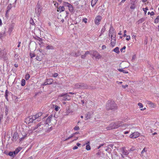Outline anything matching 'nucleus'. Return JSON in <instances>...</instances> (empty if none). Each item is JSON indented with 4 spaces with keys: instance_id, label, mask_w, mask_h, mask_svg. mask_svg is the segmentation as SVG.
Wrapping results in <instances>:
<instances>
[{
    "instance_id": "09e8293b",
    "label": "nucleus",
    "mask_w": 159,
    "mask_h": 159,
    "mask_svg": "<svg viewBox=\"0 0 159 159\" xmlns=\"http://www.w3.org/2000/svg\"><path fill=\"white\" fill-rule=\"evenodd\" d=\"M143 10L144 11L145 13H146L147 12V10H148V8L147 7H146L145 8H143Z\"/></svg>"
},
{
    "instance_id": "ddd939ff",
    "label": "nucleus",
    "mask_w": 159,
    "mask_h": 159,
    "mask_svg": "<svg viewBox=\"0 0 159 159\" xmlns=\"http://www.w3.org/2000/svg\"><path fill=\"white\" fill-rule=\"evenodd\" d=\"M43 113L41 112H39L36 114V115H34V118H35L36 119H40L39 117H40L42 115Z\"/></svg>"
},
{
    "instance_id": "393cba45",
    "label": "nucleus",
    "mask_w": 159,
    "mask_h": 159,
    "mask_svg": "<svg viewBox=\"0 0 159 159\" xmlns=\"http://www.w3.org/2000/svg\"><path fill=\"white\" fill-rule=\"evenodd\" d=\"M37 40L39 42V43L40 45H41L43 43V39L42 38L39 37H38L37 39Z\"/></svg>"
},
{
    "instance_id": "bb28decb",
    "label": "nucleus",
    "mask_w": 159,
    "mask_h": 159,
    "mask_svg": "<svg viewBox=\"0 0 159 159\" xmlns=\"http://www.w3.org/2000/svg\"><path fill=\"white\" fill-rule=\"evenodd\" d=\"M98 0H92L91 1V5L93 7L96 4Z\"/></svg>"
},
{
    "instance_id": "412c9836",
    "label": "nucleus",
    "mask_w": 159,
    "mask_h": 159,
    "mask_svg": "<svg viewBox=\"0 0 159 159\" xmlns=\"http://www.w3.org/2000/svg\"><path fill=\"white\" fill-rule=\"evenodd\" d=\"M116 43V38H115V39H111V46L112 47H113L115 45Z\"/></svg>"
},
{
    "instance_id": "2eb2a0df",
    "label": "nucleus",
    "mask_w": 159,
    "mask_h": 159,
    "mask_svg": "<svg viewBox=\"0 0 159 159\" xmlns=\"http://www.w3.org/2000/svg\"><path fill=\"white\" fill-rule=\"evenodd\" d=\"M19 135L17 132H15L13 134V140L16 141L18 138Z\"/></svg>"
},
{
    "instance_id": "338daca9",
    "label": "nucleus",
    "mask_w": 159,
    "mask_h": 159,
    "mask_svg": "<svg viewBox=\"0 0 159 159\" xmlns=\"http://www.w3.org/2000/svg\"><path fill=\"white\" fill-rule=\"evenodd\" d=\"M154 21L155 23H157L158 22V20L156 18L155 20Z\"/></svg>"
},
{
    "instance_id": "e2e57ef3",
    "label": "nucleus",
    "mask_w": 159,
    "mask_h": 159,
    "mask_svg": "<svg viewBox=\"0 0 159 159\" xmlns=\"http://www.w3.org/2000/svg\"><path fill=\"white\" fill-rule=\"evenodd\" d=\"M103 145H104V144H101V145H99L98 147V149L100 148Z\"/></svg>"
},
{
    "instance_id": "0e129e2a",
    "label": "nucleus",
    "mask_w": 159,
    "mask_h": 159,
    "mask_svg": "<svg viewBox=\"0 0 159 159\" xmlns=\"http://www.w3.org/2000/svg\"><path fill=\"white\" fill-rule=\"evenodd\" d=\"M78 147H77L76 146H74L73 148V149L74 150H75V149H78Z\"/></svg>"
},
{
    "instance_id": "c03bdc74",
    "label": "nucleus",
    "mask_w": 159,
    "mask_h": 159,
    "mask_svg": "<svg viewBox=\"0 0 159 159\" xmlns=\"http://www.w3.org/2000/svg\"><path fill=\"white\" fill-rule=\"evenodd\" d=\"M138 105L139 106V108H141L143 107V105L141 103H138Z\"/></svg>"
},
{
    "instance_id": "c9c22d12",
    "label": "nucleus",
    "mask_w": 159,
    "mask_h": 159,
    "mask_svg": "<svg viewBox=\"0 0 159 159\" xmlns=\"http://www.w3.org/2000/svg\"><path fill=\"white\" fill-rule=\"evenodd\" d=\"M25 80L24 79H22V80H21V86H24L25 85Z\"/></svg>"
},
{
    "instance_id": "6e6552de",
    "label": "nucleus",
    "mask_w": 159,
    "mask_h": 159,
    "mask_svg": "<svg viewBox=\"0 0 159 159\" xmlns=\"http://www.w3.org/2000/svg\"><path fill=\"white\" fill-rule=\"evenodd\" d=\"M140 134L138 132H136L133 133L130 135L129 137L131 138H136L139 136Z\"/></svg>"
},
{
    "instance_id": "9b49d317",
    "label": "nucleus",
    "mask_w": 159,
    "mask_h": 159,
    "mask_svg": "<svg viewBox=\"0 0 159 159\" xmlns=\"http://www.w3.org/2000/svg\"><path fill=\"white\" fill-rule=\"evenodd\" d=\"M42 11V8L40 6H38L36 10V12L38 15H39Z\"/></svg>"
},
{
    "instance_id": "473e14b6",
    "label": "nucleus",
    "mask_w": 159,
    "mask_h": 159,
    "mask_svg": "<svg viewBox=\"0 0 159 159\" xmlns=\"http://www.w3.org/2000/svg\"><path fill=\"white\" fill-rule=\"evenodd\" d=\"M38 127H40V125H39V124L37 125L36 126L33 127L31 128V130H35L36 129H38Z\"/></svg>"
},
{
    "instance_id": "13d9d810",
    "label": "nucleus",
    "mask_w": 159,
    "mask_h": 159,
    "mask_svg": "<svg viewBox=\"0 0 159 159\" xmlns=\"http://www.w3.org/2000/svg\"><path fill=\"white\" fill-rule=\"evenodd\" d=\"M106 47L105 45H103L102 46V49H104L106 48Z\"/></svg>"
},
{
    "instance_id": "ea45409f",
    "label": "nucleus",
    "mask_w": 159,
    "mask_h": 159,
    "mask_svg": "<svg viewBox=\"0 0 159 159\" xmlns=\"http://www.w3.org/2000/svg\"><path fill=\"white\" fill-rule=\"evenodd\" d=\"M60 108V107L58 106H57L56 105L55 106V110L56 111H58Z\"/></svg>"
},
{
    "instance_id": "79ce46f5",
    "label": "nucleus",
    "mask_w": 159,
    "mask_h": 159,
    "mask_svg": "<svg viewBox=\"0 0 159 159\" xmlns=\"http://www.w3.org/2000/svg\"><path fill=\"white\" fill-rule=\"evenodd\" d=\"M135 6H134V3L130 7V8L132 9H134L135 8Z\"/></svg>"
},
{
    "instance_id": "052dcab7",
    "label": "nucleus",
    "mask_w": 159,
    "mask_h": 159,
    "mask_svg": "<svg viewBox=\"0 0 159 159\" xmlns=\"http://www.w3.org/2000/svg\"><path fill=\"white\" fill-rule=\"evenodd\" d=\"M123 88L124 89H125L126 87H128V85L126 84L125 85H122Z\"/></svg>"
},
{
    "instance_id": "5701e85b",
    "label": "nucleus",
    "mask_w": 159,
    "mask_h": 159,
    "mask_svg": "<svg viewBox=\"0 0 159 159\" xmlns=\"http://www.w3.org/2000/svg\"><path fill=\"white\" fill-rule=\"evenodd\" d=\"M81 54V53H80V52L78 51V52H77V53H74V52H72L71 53V55L72 56H74V57L75 56L77 57V56H79Z\"/></svg>"
},
{
    "instance_id": "4468645a",
    "label": "nucleus",
    "mask_w": 159,
    "mask_h": 159,
    "mask_svg": "<svg viewBox=\"0 0 159 159\" xmlns=\"http://www.w3.org/2000/svg\"><path fill=\"white\" fill-rule=\"evenodd\" d=\"M39 125H40V127H38V129L36 130V131L39 132L41 131L43 128L44 126V125L43 124H42L41 123H39Z\"/></svg>"
},
{
    "instance_id": "774afa93",
    "label": "nucleus",
    "mask_w": 159,
    "mask_h": 159,
    "mask_svg": "<svg viewBox=\"0 0 159 159\" xmlns=\"http://www.w3.org/2000/svg\"><path fill=\"white\" fill-rule=\"evenodd\" d=\"M13 28H9V31H10V33H11V31L12 30Z\"/></svg>"
},
{
    "instance_id": "58836bf2",
    "label": "nucleus",
    "mask_w": 159,
    "mask_h": 159,
    "mask_svg": "<svg viewBox=\"0 0 159 159\" xmlns=\"http://www.w3.org/2000/svg\"><path fill=\"white\" fill-rule=\"evenodd\" d=\"M86 149L87 150H90L91 148L89 144H88V145H86Z\"/></svg>"
},
{
    "instance_id": "4c0bfd02",
    "label": "nucleus",
    "mask_w": 159,
    "mask_h": 159,
    "mask_svg": "<svg viewBox=\"0 0 159 159\" xmlns=\"http://www.w3.org/2000/svg\"><path fill=\"white\" fill-rule=\"evenodd\" d=\"M30 56L31 58H33V57H35V55L34 53L33 52H30Z\"/></svg>"
},
{
    "instance_id": "c756f323",
    "label": "nucleus",
    "mask_w": 159,
    "mask_h": 159,
    "mask_svg": "<svg viewBox=\"0 0 159 159\" xmlns=\"http://www.w3.org/2000/svg\"><path fill=\"white\" fill-rule=\"evenodd\" d=\"M29 121L30 122H33V121L35 120H36L35 118H34V116H30L29 117Z\"/></svg>"
},
{
    "instance_id": "4be33fe9",
    "label": "nucleus",
    "mask_w": 159,
    "mask_h": 159,
    "mask_svg": "<svg viewBox=\"0 0 159 159\" xmlns=\"http://www.w3.org/2000/svg\"><path fill=\"white\" fill-rule=\"evenodd\" d=\"M8 155L9 156L14 157H15L16 154L15 153L14 151L13 152H10L8 154Z\"/></svg>"
},
{
    "instance_id": "1a4fd4ad",
    "label": "nucleus",
    "mask_w": 159,
    "mask_h": 159,
    "mask_svg": "<svg viewBox=\"0 0 159 159\" xmlns=\"http://www.w3.org/2000/svg\"><path fill=\"white\" fill-rule=\"evenodd\" d=\"M102 19V17L101 16H97L94 20L95 24L97 25H98L99 22L101 21Z\"/></svg>"
},
{
    "instance_id": "e433bc0d",
    "label": "nucleus",
    "mask_w": 159,
    "mask_h": 159,
    "mask_svg": "<svg viewBox=\"0 0 159 159\" xmlns=\"http://www.w3.org/2000/svg\"><path fill=\"white\" fill-rule=\"evenodd\" d=\"M30 77V75L28 73H27L25 77V79L26 80H28Z\"/></svg>"
},
{
    "instance_id": "f704fd0d",
    "label": "nucleus",
    "mask_w": 159,
    "mask_h": 159,
    "mask_svg": "<svg viewBox=\"0 0 159 159\" xmlns=\"http://www.w3.org/2000/svg\"><path fill=\"white\" fill-rule=\"evenodd\" d=\"M106 29L105 26H104L102 28L101 30V33L100 35V36H101L102 34L105 32Z\"/></svg>"
},
{
    "instance_id": "2f4dec72",
    "label": "nucleus",
    "mask_w": 159,
    "mask_h": 159,
    "mask_svg": "<svg viewBox=\"0 0 159 159\" xmlns=\"http://www.w3.org/2000/svg\"><path fill=\"white\" fill-rule=\"evenodd\" d=\"M118 71L120 72H122L124 73H128V71L126 70H124L123 69H118Z\"/></svg>"
},
{
    "instance_id": "864d4df0",
    "label": "nucleus",
    "mask_w": 159,
    "mask_h": 159,
    "mask_svg": "<svg viewBox=\"0 0 159 159\" xmlns=\"http://www.w3.org/2000/svg\"><path fill=\"white\" fill-rule=\"evenodd\" d=\"M87 19L86 18H84L83 19V21L85 23H86L87 21Z\"/></svg>"
},
{
    "instance_id": "20e7f679",
    "label": "nucleus",
    "mask_w": 159,
    "mask_h": 159,
    "mask_svg": "<svg viewBox=\"0 0 159 159\" xmlns=\"http://www.w3.org/2000/svg\"><path fill=\"white\" fill-rule=\"evenodd\" d=\"M75 88L77 89L80 88L86 89L88 87L86 84L82 83H77L75 84Z\"/></svg>"
},
{
    "instance_id": "3c124183",
    "label": "nucleus",
    "mask_w": 159,
    "mask_h": 159,
    "mask_svg": "<svg viewBox=\"0 0 159 159\" xmlns=\"http://www.w3.org/2000/svg\"><path fill=\"white\" fill-rule=\"evenodd\" d=\"M126 37L127 38H126V40L128 41L130 39V36L128 35Z\"/></svg>"
},
{
    "instance_id": "0eeeda50",
    "label": "nucleus",
    "mask_w": 159,
    "mask_h": 159,
    "mask_svg": "<svg viewBox=\"0 0 159 159\" xmlns=\"http://www.w3.org/2000/svg\"><path fill=\"white\" fill-rule=\"evenodd\" d=\"M91 53L90 54L93 57H94L95 58L99 59L101 57L100 55L99 54L97 51H91Z\"/></svg>"
},
{
    "instance_id": "f3484780",
    "label": "nucleus",
    "mask_w": 159,
    "mask_h": 159,
    "mask_svg": "<svg viewBox=\"0 0 159 159\" xmlns=\"http://www.w3.org/2000/svg\"><path fill=\"white\" fill-rule=\"evenodd\" d=\"M52 117V116H50L48 117L46 120L45 123L48 124L50 123L51 121Z\"/></svg>"
},
{
    "instance_id": "aec40b11",
    "label": "nucleus",
    "mask_w": 159,
    "mask_h": 159,
    "mask_svg": "<svg viewBox=\"0 0 159 159\" xmlns=\"http://www.w3.org/2000/svg\"><path fill=\"white\" fill-rule=\"evenodd\" d=\"M91 116L90 113L89 112H87L85 114V120H87L88 119H90Z\"/></svg>"
},
{
    "instance_id": "a878e982",
    "label": "nucleus",
    "mask_w": 159,
    "mask_h": 159,
    "mask_svg": "<svg viewBox=\"0 0 159 159\" xmlns=\"http://www.w3.org/2000/svg\"><path fill=\"white\" fill-rule=\"evenodd\" d=\"M9 93V92L7 90H6L5 91V98L7 101H8V96Z\"/></svg>"
},
{
    "instance_id": "f03ea898",
    "label": "nucleus",
    "mask_w": 159,
    "mask_h": 159,
    "mask_svg": "<svg viewBox=\"0 0 159 159\" xmlns=\"http://www.w3.org/2000/svg\"><path fill=\"white\" fill-rule=\"evenodd\" d=\"M106 108L108 110H114L117 109V106L114 101H111L107 103Z\"/></svg>"
},
{
    "instance_id": "9d476101",
    "label": "nucleus",
    "mask_w": 159,
    "mask_h": 159,
    "mask_svg": "<svg viewBox=\"0 0 159 159\" xmlns=\"http://www.w3.org/2000/svg\"><path fill=\"white\" fill-rule=\"evenodd\" d=\"M120 150L122 154L125 155H127L129 154V152L126 149L125 147L122 148Z\"/></svg>"
},
{
    "instance_id": "680f3d73",
    "label": "nucleus",
    "mask_w": 159,
    "mask_h": 159,
    "mask_svg": "<svg viewBox=\"0 0 159 159\" xmlns=\"http://www.w3.org/2000/svg\"><path fill=\"white\" fill-rule=\"evenodd\" d=\"M47 84H47V81L46 80V81L45 82H44L43 83V85H47Z\"/></svg>"
},
{
    "instance_id": "f257e3e1",
    "label": "nucleus",
    "mask_w": 159,
    "mask_h": 159,
    "mask_svg": "<svg viewBox=\"0 0 159 159\" xmlns=\"http://www.w3.org/2000/svg\"><path fill=\"white\" fill-rule=\"evenodd\" d=\"M123 122L122 121H118L116 123H111L109 125L107 129V130H110L114 129L117 128L119 127L122 126L123 128H127L129 125L128 124H122Z\"/></svg>"
},
{
    "instance_id": "37998d69",
    "label": "nucleus",
    "mask_w": 159,
    "mask_h": 159,
    "mask_svg": "<svg viewBox=\"0 0 159 159\" xmlns=\"http://www.w3.org/2000/svg\"><path fill=\"white\" fill-rule=\"evenodd\" d=\"M74 129L75 130H78L80 129V127L76 126L74 128Z\"/></svg>"
},
{
    "instance_id": "f8f14e48",
    "label": "nucleus",
    "mask_w": 159,
    "mask_h": 159,
    "mask_svg": "<svg viewBox=\"0 0 159 159\" xmlns=\"http://www.w3.org/2000/svg\"><path fill=\"white\" fill-rule=\"evenodd\" d=\"M64 5L66 6L69 7V10H70V11H72L73 10V7L70 4L68 3V2H66L65 3Z\"/></svg>"
},
{
    "instance_id": "a19ab883",
    "label": "nucleus",
    "mask_w": 159,
    "mask_h": 159,
    "mask_svg": "<svg viewBox=\"0 0 159 159\" xmlns=\"http://www.w3.org/2000/svg\"><path fill=\"white\" fill-rule=\"evenodd\" d=\"M74 135H75V134H72L71 136H69L66 139H65V140H64V141L70 139V138L73 137Z\"/></svg>"
},
{
    "instance_id": "8fccbe9b",
    "label": "nucleus",
    "mask_w": 159,
    "mask_h": 159,
    "mask_svg": "<svg viewBox=\"0 0 159 159\" xmlns=\"http://www.w3.org/2000/svg\"><path fill=\"white\" fill-rule=\"evenodd\" d=\"M72 112V111L71 110H70L69 109H68L67 111H66V115H68V114L70 113V112Z\"/></svg>"
},
{
    "instance_id": "603ef678",
    "label": "nucleus",
    "mask_w": 159,
    "mask_h": 159,
    "mask_svg": "<svg viewBox=\"0 0 159 159\" xmlns=\"http://www.w3.org/2000/svg\"><path fill=\"white\" fill-rule=\"evenodd\" d=\"M58 76V74L57 73H55L53 75L54 77H56Z\"/></svg>"
},
{
    "instance_id": "de8ad7c7",
    "label": "nucleus",
    "mask_w": 159,
    "mask_h": 159,
    "mask_svg": "<svg viewBox=\"0 0 159 159\" xmlns=\"http://www.w3.org/2000/svg\"><path fill=\"white\" fill-rule=\"evenodd\" d=\"M148 15L150 14L151 16H153L154 15V13L153 11H152L150 12H148Z\"/></svg>"
},
{
    "instance_id": "b1692460",
    "label": "nucleus",
    "mask_w": 159,
    "mask_h": 159,
    "mask_svg": "<svg viewBox=\"0 0 159 159\" xmlns=\"http://www.w3.org/2000/svg\"><path fill=\"white\" fill-rule=\"evenodd\" d=\"M53 49V47L50 45H48L46 47V49L47 50H52Z\"/></svg>"
},
{
    "instance_id": "a18cd8bd",
    "label": "nucleus",
    "mask_w": 159,
    "mask_h": 159,
    "mask_svg": "<svg viewBox=\"0 0 159 159\" xmlns=\"http://www.w3.org/2000/svg\"><path fill=\"white\" fill-rule=\"evenodd\" d=\"M30 23L32 25H33L34 24V20L32 19V18L30 19Z\"/></svg>"
},
{
    "instance_id": "423d86ee",
    "label": "nucleus",
    "mask_w": 159,
    "mask_h": 159,
    "mask_svg": "<svg viewBox=\"0 0 159 159\" xmlns=\"http://www.w3.org/2000/svg\"><path fill=\"white\" fill-rule=\"evenodd\" d=\"M59 97H63L64 100H69L70 99V96L68 95V93H62L60 94Z\"/></svg>"
},
{
    "instance_id": "cd10ccee",
    "label": "nucleus",
    "mask_w": 159,
    "mask_h": 159,
    "mask_svg": "<svg viewBox=\"0 0 159 159\" xmlns=\"http://www.w3.org/2000/svg\"><path fill=\"white\" fill-rule=\"evenodd\" d=\"M47 84H52L53 82V80L52 79H47Z\"/></svg>"
},
{
    "instance_id": "69168bd1",
    "label": "nucleus",
    "mask_w": 159,
    "mask_h": 159,
    "mask_svg": "<svg viewBox=\"0 0 159 159\" xmlns=\"http://www.w3.org/2000/svg\"><path fill=\"white\" fill-rule=\"evenodd\" d=\"M52 130V127H51L49 129H48V131H50Z\"/></svg>"
},
{
    "instance_id": "a211bd4d",
    "label": "nucleus",
    "mask_w": 159,
    "mask_h": 159,
    "mask_svg": "<svg viewBox=\"0 0 159 159\" xmlns=\"http://www.w3.org/2000/svg\"><path fill=\"white\" fill-rule=\"evenodd\" d=\"M65 10V8L63 6H60L58 8L57 11L61 12Z\"/></svg>"
},
{
    "instance_id": "5fc2aeb1",
    "label": "nucleus",
    "mask_w": 159,
    "mask_h": 159,
    "mask_svg": "<svg viewBox=\"0 0 159 159\" xmlns=\"http://www.w3.org/2000/svg\"><path fill=\"white\" fill-rule=\"evenodd\" d=\"M124 35H123V36L124 37H126L127 35H126V30H125L124 31Z\"/></svg>"
},
{
    "instance_id": "6ab92c4d",
    "label": "nucleus",
    "mask_w": 159,
    "mask_h": 159,
    "mask_svg": "<svg viewBox=\"0 0 159 159\" xmlns=\"http://www.w3.org/2000/svg\"><path fill=\"white\" fill-rule=\"evenodd\" d=\"M147 104L150 105V107L153 108H154L156 106L155 104L152 103L150 101H148L147 102Z\"/></svg>"
},
{
    "instance_id": "72a5a7b5",
    "label": "nucleus",
    "mask_w": 159,
    "mask_h": 159,
    "mask_svg": "<svg viewBox=\"0 0 159 159\" xmlns=\"http://www.w3.org/2000/svg\"><path fill=\"white\" fill-rule=\"evenodd\" d=\"M113 51L117 53H119L120 52L119 48L118 47H116L113 50Z\"/></svg>"
},
{
    "instance_id": "c85d7f7f",
    "label": "nucleus",
    "mask_w": 159,
    "mask_h": 159,
    "mask_svg": "<svg viewBox=\"0 0 159 159\" xmlns=\"http://www.w3.org/2000/svg\"><path fill=\"white\" fill-rule=\"evenodd\" d=\"M21 149V148L19 147L17 148L14 151L15 154L16 155L17 154Z\"/></svg>"
},
{
    "instance_id": "49530a36",
    "label": "nucleus",
    "mask_w": 159,
    "mask_h": 159,
    "mask_svg": "<svg viewBox=\"0 0 159 159\" xmlns=\"http://www.w3.org/2000/svg\"><path fill=\"white\" fill-rule=\"evenodd\" d=\"M8 111V108H7V107H6V108H5V113L6 115H7V114Z\"/></svg>"
},
{
    "instance_id": "39448f33",
    "label": "nucleus",
    "mask_w": 159,
    "mask_h": 159,
    "mask_svg": "<svg viewBox=\"0 0 159 159\" xmlns=\"http://www.w3.org/2000/svg\"><path fill=\"white\" fill-rule=\"evenodd\" d=\"M28 134L26 132H22L21 135H20L19 139L20 141H23L25 139L27 138Z\"/></svg>"
},
{
    "instance_id": "6e6d98bb",
    "label": "nucleus",
    "mask_w": 159,
    "mask_h": 159,
    "mask_svg": "<svg viewBox=\"0 0 159 159\" xmlns=\"http://www.w3.org/2000/svg\"><path fill=\"white\" fill-rule=\"evenodd\" d=\"M36 60L39 61H40L41 60V58L37 56L36 57Z\"/></svg>"
},
{
    "instance_id": "7ed1b4c3",
    "label": "nucleus",
    "mask_w": 159,
    "mask_h": 159,
    "mask_svg": "<svg viewBox=\"0 0 159 159\" xmlns=\"http://www.w3.org/2000/svg\"><path fill=\"white\" fill-rule=\"evenodd\" d=\"M109 36L112 39H115L116 37V32L113 27L111 26L109 31Z\"/></svg>"
},
{
    "instance_id": "dca6fc26",
    "label": "nucleus",
    "mask_w": 159,
    "mask_h": 159,
    "mask_svg": "<svg viewBox=\"0 0 159 159\" xmlns=\"http://www.w3.org/2000/svg\"><path fill=\"white\" fill-rule=\"evenodd\" d=\"M147 151V149L146 148H144L141 152L140 156L142 157H145L144 153L146 152Z\"/></svg>"
},
{
    "instance_id": "7c9ffc66",
    "label": "nucleus",
    "mask_w": 159,
    "mask_h": 159,
    "mask_svg": "<svg viewBox=\"0 0 159 159\" xmlns=\"http://www.w3.org/2000/svg\"><path fill=\"white\" fill-rule=\"evenodd\" d=\"M90 54V52L89 51H86L85 54L84 55H82L81 56V57L82 58H84L85 57H86V56L89 54Z\"/></svg>"
},
{
    "instance_id": "bf43d9fd",
    "label": "nucleus",
    "mask_w": 159,
    "mask_h": 159,
    "mask_svg": "<svg viewBox=\"0 0 159 159\" xmlns=\"http://www.w3.org/2000/svg\"><path fill=\"white\" fill-rule=\"evenodd\" d=\"M126 48V47L124 46L121 49H120V51H122L123 50H125Z\"/></svg>"
},
{
    "instance_id": "4d7b16f0",
    "label": "nucleus",
    "mask_w": 159,
    "mask_h": 159,
    "mask_svg": "<svg viewBox=\"0 0 159 159\" xmlns=\"http://www.w3.org/2000/svg\"><path fill=\"white\" fill-rule=\"evenodd\" d=\"M3 118V116L2 115H0V122H1Z\"/></svg>"
}]
</instances>
